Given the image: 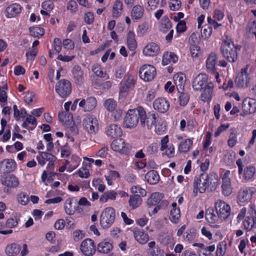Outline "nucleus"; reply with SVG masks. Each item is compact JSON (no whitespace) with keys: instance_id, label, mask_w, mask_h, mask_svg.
Wrapping results in <instances>:
<instances>
[{"instance_id":"1","label":"nucleus","mask_w":256,"mask_h":256,"mask_svg":"<svg viewBox=\"0 0 256 256\" xmlns=\"http://www.w3.org/2000/svg\"><path fill=\"white\" fill-rule=\"evenodd\" d=\"M221 52L224 57L229 62H234L237 60V48L231 39L226 38L222 41Z\"/></svg>"},{"instance_id":"2","label":"nucleus","mask_w":256,"mask_h":256,"mask_svg":"<svg viewBox=\"0 0 256 256\" xmlns=\"http://www.w3.org/2000/svg\"><path fill=\"white\" fill-rule=\"evenodd\" d=\"M142 107L129 110L124 118V126L128 128H135L140 120Z\"/></svg>"},{"instance_id":"3","label":"nucleus","mask_w":256,"mask_h":256,"mask_svg":"<svg viewBox=\"0 0 256 256\" xmlns=\"http://www.w3.org/2000/svg\"><path fill=\"white\" fill-rule=\"evenodd\" d=\"M158 115L155 112L146 114L144 108L142 107L140 122L142 128L146 127L148 129H151L158 122Z\"/></svg>"},{"instance_id":"4","label":"nucleus","mask_w":256,"mask_h":256,"mask_svg":"<svg viewBox=\"0 0 256 256\" xmlns=\"http://www.w3.org/2000/svg\"><path fill=\"white\" fill-rule=\"evenodd\" d=\"M236 163L238 166V174L242 180L245 181L252 180L256 172V168L252 166H244L240 160H238Z\"/></svg>"},{"instance_id":"5","label":"nucleus","mask_w":256,"mask_h":256,"mask_svg":"<svg viewBox=\"0 0 256 256\" xmlns=\"http://www.w3.org/2000/svg\"><path fill=\"white\" fill-rule=\"evenodd\" d=\"M84 129L91 135L96 134L99 130V124L97 118L88 114L84 118L82 122Z\"/></svg>"},{"instance_id":"6","label":"nucleus","mask_w":256,"mask_h":256,"mask_svg":"<svg viewBox=\"0 0 256 256\" xmlns=\"http://www.w3.org/2000/svg\"><path fill=\"white\" fill-rule=\"evenodd\" d=\"M116 211L113 208L107 207L105 208L100 215V226L104 228L110 227L114 223Z\"/></svg>"},{"instance_id":"7","label":"nucleus","mask_w":256,"mask_h":256,"mask_svg":"<svg viewBox=\"0 0 256 256\" xmlns=\"http://www.w3.org/2000/svg\"><path fill=\"white\" fill-rule=\"evenodd\" d=\"M218 218L221 220H226L230 214V206L224 201L218 200L214 204Z\"/></svg>"},{"instance_id":"8","label":"nucleus","mask_w":256,"mask_h":256,"mask_svg":"<svg viewBox=\"0 0 256 256\" xmlns=\"http://www.w3.org/2000/svg\"><path fill=\"white\" fill-rule=\"evenodd\" d=\"M139 74L141 79L145 82H150L155 77L156 69L152 65L145 64L140 68Z\"/></svg>"},{"instance_id":"9","label":"nucleus","mask_w":256,"mask_h":256,"mask_svg":"<svg viewBox=\"0 0 256 256\" xmlns=\"http://www.w3.org/2000/svg\"><path fill=\"white\" fill-rule=\"evenodd\" d=\"M56 92L60 98H66L72 92L70 82L64 79L60 80L56 85Z\"/></svg>"},{"instance_id":"10","label":"nucleus","mask_w":256,"mask_h":256,"mask_svg":"<svg viewBox=\"0 0 256 256\" xmlns=\"http://www.w3.org/2000/svg\"><path fill=\"white\" fill-rule=\"evenodd\" d=\"M248 66L242 68L235 80L236 84L239 88L247 87L250 82V76L248 72Z\"/></svg>"},{"instance_id":"11","label":"nucleus","mask_w":256,"mask_h":256,"mask_svg":"<svg viewBox=\"0 0 256 256\" xmlns=\"http://www.w3.org/2000/svg\"><path fill=\"white\" fill-rule=\"evenodd\" d=\"M81 252L85 256H92L96 251V246L93 240L90 238L84 240L80 247Z\"/></svg>"},{"instance_id":"12","label":"nucleus","mask_w":256,"mask_h":256,"mask_svg":"<svg viewBox=\"0 0 256 256\" xmlns=\"http://www.w3.org/2000/svg\"><path fill=\"white\" fill-rule=\"evenodd\" d=\"M230 171L228 170H224L222 176V190L225 196H230L232 192V188L231 184V180L229 178Z\"/></svg>"},{"instance_id":"13","label":"nucleus","mask_w":256,"mask_h":256,"mask_svg":"<svg viewBox=\"0 0 256 256\" xmlns=\"http://www.w3.org/2000/svg\"><path fill=\"white\" fill-rule=\"evenodd\" d=\"M256 112V100L250 98H246L242 104V112L240 115L245 116Z\"/></svg>"},{"instance_id":"14","label":"nucleus","mask_w":256,"mask_h":256,"mask_svg":"<svg viewBox=\"0 0 256 256\" xmlns=\"http://www.w3.org/2000/svg\"><path fill=\"white\" fill-rule=\"evenodd\" d=\"M207 188H209L204 174H202L194 178V192L197 193L204 192Z\"/></svg>"},{"instance_id":"15","label":"nucleus","mask_w":256,"mask_h":256,"mask_svg":"<svg viewBox=\"0 0 256 256\" xmlns=\"http://www.w3.org/2000/svg\"><path fill=\"white\" fill-rule=\"evenodd\" d=\"M111 148L114 151L118 152L122 154H127L130 150L128 144H126L122 138L114 140L111 144Z\"/></svg>"},{"instance_id":"16","label":"nucleus","mask_w":256,"mask_h":256,"mask_svg":"<svg viewBox=\"0 0 256 256\" xmlns=\"http://www.w3.org/2000/svg\"><path fill=\"white\" fill-rule=\"evenodd\" d=\"M208 76L206 74H200L194 78L192 86L196 90H201L208 84Z\"/></svg>"},{"instance_id":"17","label":"nucleus","mask_w":256,"mask_h":256,"mask_svg":"<svg viewBox=\"0 0 256 256\" xmlns=\"http://www.w3.org/2000/svg\"><path fill=\"white\" fill-rule=\"evenodd\" d=\"M97 101L94 96L88 98L86 100H82L78 104V106L85 112H90L96 107Z\"/></svg>"},{"instance_id":"18","label":"nucleus","mask_w":256,"mask_h":256,"mask_svg":"<svg viewBox=\"0 0 256 256\" xmlns=\"http://www.w3.org/2000/svg\"><path fill=\"white\" fill-rule=\"evenodd\" d=\"M16 161L11 158L4 159L0 162V172H10L16 168Z\"/></svg>"},{"instance_id":"19","label":"nucleus","mask_w":256,"mask_h":256,"mask_svg":"<svg viewBox=\"0 0 256 256\" xmlns=\"http://www.w3.org/2000/svg\"><path fill=\"white\" fill-rule=\"evenodd\" d=\"M0 182L2 185L10 188H17L20 184L18 179L14 174L2 177Z\"/></svg>"},{"instance_id":"20","label":"nucleus","mask_w":256,"mask_h":256,"mask_svg":"<svg viewBox=\"0 0 256 256\" xmlns=\"http://www.w3.org/2000/svg\"><path fill=\"white\" fill-rule=\"evenodd\" d=\"M144 14L145 10L144 6L140 4H136L132 8L130 15L134 22H138L142 18Z\"/></svg>"},{"instance_id":"21","label":"nucleus","mask_w":256,"mask_h":256,"mask_svg":"<svg viewBox=\"0 0 256 256\" xmlns=\"http://www.w3.org/2000/svg\"><path fill=\"white\" fill-rule=\"evenodd\" d=\"M244 228L248 230H250L256 228V211L252 209L249 216H246L244 222Z\"/></svg>"},{"instance_id":"22","label":"nucleus","mask_w":256,"mask_h":256,"mask_svg":"<svg viewBox=\"0 0 256 256\" xmlns=\"http://www.w3.org/2000/svg\"><path fill=\"white\" fill-rule=\"evenodd\" d=\"M154 108L162 113L166 112L170 108V103L165 98H158L153 104Z\"/></svg>"},{"instance_id":"23","label":"nucleus","mask_w":256,"mask_h":256,"mask_svg":"<svg viewBox=\"0 0 256 256\" xmlns=\"http://www.w3.org/2000/svg\"><path fill=\"white\" fill-rule=\"evenodd\" d=\"M133 234L136 240L141 244H146L149 240V236L144 230L134 228Z\"/></svg>"},{"instance_id":"24","label":"nucleus","mask_w":256,"mask_h":256,"mask_svg":"<svg viewBox=\"0 0 256 256\" xmlns=\"http://www.w3.org/2000/svg\"><path fill=\"white\" fill-rule=\"evenodd\" d=\"M22 7L17 3L12 4L8 6L6 10V16L8 18L16 16L22 12Z\"/></svg>"},{"instance_id":"25","label":"nucleus","mask_w":256,"mask_h":256,"mask_svg":"<svg viewBox=\"0 0 256 256\" xmlns=\"http://www.w3.org/2000/svg\"><path fill=\"white\" fill-rule=\"evenodd\" d=\"M160 52L159 46L154 42L148 44L144 48L142 52L145 56H156Z\"/></svg>"},{"instance_id":"26","label":"nucleus","mask_w":256,"mask_h":256,"mask_svg":"<svg viewBox=\"0 0 256 256\" xmlns=\"http://www.w3.org/2000/svg\"><path fill=\"white\" fill-rule=\"evenodd\" d=\"M180 217V211L176 202H172L170 206L169 219L174 224L178 222Z\"/></svg>"},{"instance_id":"27","label":"nucleus","mask_w":256,"mask_h":256,"mask_svg":"<svg viewBox=\"0 0 256 256\" xmlns=\"http://www.w3.org/2000/svg\"><path fill=\"white\" fill-rule=\"evenodd\" d=\"M205 178L207 180L208 188L210 190H214L219 184L220 178L218 175L214 172L210 173L209 174L205 176Z\"/></svg>"},{"instance_id":"28","label":"nucleus","mask_w":256,"mask_h":256,"mask_svg":"<svg viewBox=\"0 0 256 256\" xmlns=\"http://www.w3.org/2000/svg\"><path fill=\"white\" fill-rule=\"evenodd\" d=\"M193 144V138H186L180 142L178 146V150L180 153H187Z\"/></svg>"},{"instance_id":"29","label":"nucleus","mask_w":256,"mask_h":256,"mask_svg":"<svg viewBox=\"0 0 256 256\" xmlns=\"http://www.w3.org/2000/svg\"><path fill=\"white\" fill-rule=\"evenodd\" d=\"M173 78L178 92L183 91L186 82V76L183 73L179 72L174 74Z\"/></svg>"},{"instance_id":"30","label":"nucleus","mask_w":256,"mask_h":256,"mask_svg":"<svg viewBox=\"0 0 256 256\" xmlns=\"http://www.w3.org/2000/svg\"><path fill=\"white\" fill-rule=\"evenodd\" d=\"M38 163L42 166H44L47 161L54 162L56 160V157L51 154L46 152H39L36 157Z\"/></svg>"},{"instance_id":"31","label":"nucleus","mask_w":256,"mask_h":256,"mask_svg":"<svg viewBox=\"0 0 256 256\" xmlns=\"http://www.w3.org/2000/svg\"><path fill=\"white\" fill-rule=\"evenodd\" d=\"M148 253L150 256H164V252L159 246H156V242L151 241L148 243Z\"/></svg>"},{"instance_id":"32","label":"nucleus","mask_w":256,"mask_h":256,"mask_svg":"<svg viewBox=\"0 0 256 256\" xmlns=\"http://www.w3.org/2000/svg\"><path fill=\"white\" fill-rule=\"evenodd\" d=\"M217 60V56L214 53L209 54L206 60V68L208 72H214L216 70V64Z\"/></svg>"},{"instance_id":"33","label":"nucleus","mask_w":256,"mask_h":256,"mask_svg":"<svg viewBox=\"0 0 256 256\" xmlns=\"http://www.w3.org/2000/svg\"><path fill=\"white\" fill-rule=\"evenodd\" d=\"M178 60V56L172 52H167L164 54L162 64L166 66L176 62Z\"/></svg>"},{"instance_id":"34","label":"nucleus","mask_w":256,"mask_h":256,"mask_svg":"<svg viewBox=\"0 0 256 256\" xmlns=\"http://www.w3.org/2000/svg\"><path fill=\"white\" fill-rule=\"evenodd\" d=\"M106 134L112 138L120 136L122 135L121 128L118 125L112 124L109 126L106 130Z\"/></svg>"},{"instance_id":"35","label":"nucleus","mask_w":256,"mask_h":256,"mask_svg":"<svg viewBox=\"0 0 256 256\" xmlns=\"http://www.w3.org/2000/svg\"><path fill=\"white\" fill-rule=\"evenodd\" d=\"M118 193L114 190H109L104 192L100 197V201L104 204L108 200L114 201L116 199Z\"/></svg>"},{"instance_id":"36","label":"nucleus","mask_w":256,"mask_h":256,"mask_svg":"<svg viewBox=\"0 0 256 256\" xmlns=\"http://www.w3.org/2000/svg\"><path fill=\"white\" fill-rule=\"evenodd\" d=\"M214 88L212 82H209L203 88V92L201 94L202 100L204 102H208L211 100V95Z\"/></svg>"},{"instance_id":"37","label":"nucleus","mask_w":256,"mask_h":256,"mask_svg":"<svg viewBox=\"0 0 256 256\" xmlns=\"http://www.w3.org/2000/svg\"><path fill=\"white\" fill-rule=\"evenodd\" d=\"M36 125L37 122L36 118L31 114H28L26 116V118L22 124V126L24 128L32 130L36 127Z\"/></svg>"},{"instance_id":"38","label":"nucleus","mask_w":256,"mask_h":256,"mask_svg":"<svg viewBox=\"0 0 256 256\" xmlns=\"http://www.w3.org/2000/svg\"><path fill=\"white\" fill-rule=\"evenodd\" d=\"M73 198H68L64 204V209L66 213L68 215L74 214L77 207V204L74 203L73 205Z\"/></svg>"},{"instance_id":"39","label":"nucleus","mask_w":256,"mask_h":256,"mask_svg":"<svg viewBox=\"0 0 256 256\" xmlns=\"http://www.w3.org/2000/svg\"><path fill=\"white\" fill-rule=\"evenodd\" d=\"M112 244L110 240H105L99 243L98 250L100 252L107 254L112 249Z\"/></svg>"},{"instance_id":"40","label":"nucleus","mask_w":256,"mask_h":256,"mask_svg":"<svg viewBox=\"0 0 256 256\" xmlns=\"http://www.w3.org/2000/svg\"><path fill=\"white\" fill-rule=\"evenodd\" d=\"M20 250V247L18 244L12 243L6 246L4 252L8 256H16L19 254Z\"/></svg>"},{"instance_id":"41","label":"nucleus","mask_w":256,"mask_h":256,"mask_svg":"<svg viewBox=\"0 0 256 256\" xmlns=\"http://www.w3.org/2000/svg\"><path fill=\"white\" fill-rule=\"evenodd\" d=\"M145 178L148 183L150 184H157L160 180V176L158 172L154 170L148 172Z\"/></svg>"},{"instance_id":"42","label":"nucleus","mask_w":256,"mask_h":256,"mask_svg":"<svg viewBox=\"0 0 256 256\" xmlns=\"http://www.w3.org/2000/svg\"><path fill=\"white\" fill-rule=\"evenodd\" d=\"M123 10V4L120 0H116L112 6V16L114 18L120 17Z\"/></svg>"},{"instance_id":"43","label":"nucleus","mask_w":256,"mask_h":256,"mask_svg":"<svg viewBox=\"0 0 256 256\" xmlns=\"http://www.w3.org/2000/svg\"><path fill=\"white\" fill-rule=\"evenodd\" d=\"M80 161L81 159L78 156L75 155L72 156L70 161L66 160V163L68 166V172H70L77 168L80 165Z\"/></svg>"},{"instance_id":"44","label":"nucleus","mask_w":256,"mask_h":256,"mask_svg":"<svg viewBox=\"0 0 256 256\" xmlns=\"http://www.w3.org/2000/svg\"><path fill=\"white\" fill-rule=\"evenodd\" d=\"M163 198V194L160 192H153L147 200V204L149 206L158 204Z\"/></svg>"},{"instance_id":"45","label":"nucleus","mask_w":256,"mask_h":256,"mask_svg":"<svg viewBox=\"0 0 256 256\" xmlns=\"http://www.w3.org/2000/svg\"><path fill=\"white\" fill-rule=\"evenodd\" d=\"M58 116L60 121L64 124L66 126L70 124H72L73 116L71 113L62 112L58 114Z\"/></svg>"},{"instance_id":"46","label":"nucleus","mask_w":256,"mask_h":256,"mask_svg":"<svg viewBox=\"0 0 256 256\" xmlns=\"http://www.w3.org/2000/svg\"><path fill=\"white\" fill-rule=\"evenodd\" d=\"M74 78L77 84H80L83 82V72L80 66H76L72 69Z\"/></svg>"},{"instance_id":"47","label":"nucleus","mask_w":256,"mask_h":256,"mask_svg":"<svg viewBox=\"0 0 256 256\" xmlns=\"http://www.w3.org/2000/svg\"><path fill=\"white\" fill-rule=\"evenodd\" d=\"M172 28V24L170 20L166 16H164L160 23L159 26L160 30L163 32H168Z\"/></svg>"},{"instance_id":"48","label":"nucleus","mask_w":256,"mask_h":256,"mask_svg":"<svg viewBox=\"0 0 256 256\" xmlns=\"http://www.w3.org/2000/svg\"><path fill=\"white\" fill-rule=\"evenodd\" d=\"M127 44L130 50H134L136 48V42L134 32L130 31L127 36Z\"/></svg>"},{"instance_id":"49","label":"nucleus","mask_w":256,"mask_h":256,"mask_svg":"<svg viewBox=\"0 0 256 256\" xmlns=\"http://www.w3.org/2000/svg\"><path fill=\"white\" fill-rule=\"evenodd\" d=\"M30 34L32 36L40 38L44 34V30L40 26H32L29 28Z\"/></svg>"},{"instance_id":"50","label":"nucleus","mask_w":256,"mask_h":256,"mask_svg":"<svg viewBox=\"0 0 256 256\" xmlns=\"http://www.w3.org/2000/svg\"><path fill=\"white\" fill-rule=\"evenodd\" d=\"M107 184L109 186L113 184V182L120 178L119 173L115 170H110L107 175L104 176Z\"/></svg>"},{"instance_id":"51","label":"nucleus","mask_w":256,"mask_h":256,"mask_svg":"<svg viewBox=\"0 0 256 256\" xmlns=\"http://www.w3.org/2000/svg\"><path fill=\"white\" fill-rule=\"evenodd\" d=\"M252 194L246 189H241L238 193V200L241 202H248L251 198Z\"/></svg>"},{"instance_id":"52","label":"nucleus","mask_w":256,"mask_h":256,"mask_svg":"<svg viewBox=\"0 0 256 256\" xmlns=\"http://www.w3.org/2000/svg\"><path fill=\"white\" fill-rule=\"evenodd\" d=\"M128 203L132 209H135L142 204V199L137 196H130Z\"/></svg>"},{"instance_id":"53","label":"nucleus","mask_w":256,"mask_h":256,"mask_svg":"<svg viewBox=\"0 0 256 256\" xmlns=\"http://www.w3.org/2000/svg\"><path fill=\"white\" fill-rule=\"evenodd\" d=\"M92 70L98 76L104 78L106 75L104 68L98 64L92 65Z\"/></svg>"},{"instance_id":"54","label":"nucleus","mask_w":256,"mask_h":256,"mask_svg":"<svg viewBox=\"0 0 256 256\" xmlns=\"http://www.w3.org/2000/svg\"><path fill=\"white\" fill-rule=\"evenodd\" d=\"M8 86L6 84L4 85L2 87L0 86V104L5 105L8 101V95L6 90Z\"/></svg>"},{"instance_id":"55","label":"nucleus","mask_w":256,"mask_h":256,"mask_svg":"<svg viewBox=\"0 0 256 256\" xmlns=\"http://www.w3.org/2000/svg\"><path fill=\"white\" fill-rule=\"evenodd\" d=\"M80 120L78 118L76 119L75 121L72 120V124H68L66 126L73 134L76 135L78 132V126L80 124Z\"/></svg>"},{"instance_id":"56","label":"nucleus","mask_w":256,"mask_h":256,"mask_svg":"<svg viewBox=\"0 0 256 256\" xmlns=\"http://www.w3.org/2000/svg\"><path fill=\"white\" fill-rule=\"evenodd\" d=\"M14 116L16 120H19L22 118H24L26 114V110L22 108L20 110L18 109L16 105H14Z\"/></svg>"},{"instance_id":"57","label":"nucleus","mask_w":256,"mask_h":256,"mask_svg":"<svg viewBox=\"0 0 256 256\" xmlns=\"http://www.w3.org/2000/svg\"><path fill=\"white\" fill-rule=\"evenodd\" d=\"M130 192L134 194H136L137 196H144L146 195V190L141 188L140 186H133L130 188Z\"/></svg>"},{"instance_id":"58","label":"nucleus","mask_w":256,"mask_h":256,"mask_svg":"<svg viewBox=\"0 0 256 256\" xmlns=\"http://www.w3.org/2000/svg\"><path fill=\"white\" fill-rule=\"evenodd\" d=\"M92 166L90 163L86 164V166L80 168L78 171V174L82 178H88L90 176L89 168Z\"/></svg>"},{"instance_id":"59","label":"nucleus","mask_w":256,"mask_h":256,"mask_svg":"<svg viewBox=\"0 0 256 256\" xmlns=\"http://www.w3.org/2000/svg\"><path fill=\"white\" fill-rule=\"evenodd\" d=\"M25 102L28 105H32L36 101V94L32 92H27L24 96Z\"/></svg>"},{"instance_id":"60","label":"nucleus","mask_w":256,"mask_h":256,"mask_svg":"<svg viewBox=\"0 0 256 256\" xmlns=\"http://www.w3.org/2000/svg\"><path fill=\"white\" fill-rule=\"evenodd\" d=\"M136 78L134 76H128L122 82V84H124L130 89L133 88L136 84Z\"/></svg>"},{"instance_id":"61","label":"nucleus","mask_w":256,"mask_h":256,"mask_svg":"<svg viewBox=\"0 0 256 256\" xmlns=\"http://www.w3.org/2000/svg\"><path fill=\"white\" fill-rule=\"evenodd\" d=\"M16 198L18 202L23 206L26 205L30 200L28 196L24 192H20L18 194Z\"/></svg>"},{"instance_id":"62","label":"nucleus","mask_w":256,"mask_h":256,"mask_svg":"<svg viewBox=\"0 0 256 256\" xmlns=\"http://www.w3.org/2000/svg\"><path fill=\"white\" fill-rule=\"evenodd\" d=\"M226 250V244L224 241L218 243L217 246L216 256H224Z\"/></svg>"},{"instance_id":"63","label":"nucleus","mask_w":256,"mask_h":256,"mask_svg":"<svg viewBox=\"0 0 256 256\" xmlns=\"http://www.w3.org/2000/svg\"><path fill=\"white\" fill-rule=\"evenodd\" d=\"M205 217L206 220L210 224L216 223L219 218L218 216L214 214L212 210H208L206 212Z\"/></svg>"},{"instance_id":"64","label":"nucleus","mask_w":256,"mask_h":256,"mask_svg":"<svg viewBox=\"0 0 256 256\" xmlns=\"http://www.w3.org/2000/svg\"><path fill=\"white\" fill-rule=\"evenodd\" d=\"M104 106L108 111L111 112L114 111L116 108L117 104L114 100L112 98H109L105 101Z\"/></svg>"}]
</instances>
